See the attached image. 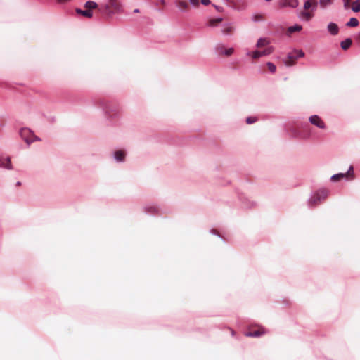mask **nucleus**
<instances>
[{
    "mask_svg": "<svg viewBox=\"0 0 360 360\" xmlns=\"http://www.w3.org/2000/svg\"><path fill=\"white\" fill-rule=\"evenodd\" d=\"M104 8L108 15L119 13L123 11L121 0H108V4L104 6Z\"/></svg>",
    "mask_w": 360,
    "mask_h": 360,
    "instance_id": "f257e3e1",
    "label": "nucleus"
},
{
    "mask_svg": "<svg viewBox=\"0 0 360 360\" xmlns=\"http://www.w3.org/2000/svg\"><path fill=\"white\" fill-rule=\"evenodd\" d=\"M97 7L98 4L96 2L89 1H86L84 4L85 10L77 8L75 11L77 14L82 15V16L87 18H91L93 16L92 10L96 8Z\"/></svg>",
    "mask_w": 360,
    "mask_h": 360,
    "instance_id": "f03ea898",
    "label": "nucleus"
},
{
    "mask_svg": "<svg viewBox=\"0 0 360 360\" xmlns=\"http://www.w3.org/2000/svg\"><path fill=\"white\" fill-rule=\"evenodd\" d=\"M304 53L302 50H295L288 53L287 58L284 61L287 66H292L296 63L299 58L304 57Z\"/></svg>",
    "mask_w": 360,
    "mask_h": 360,
    "instance_id": "7ed1b4c3",
    "label": "nucleus"
},
{
    "mask_svg": "<svg viewBox=\"0 0 360 360\" xmlns=\"http://www.w3.org/2000/svg\"><path fill=\"white\" fill-rule=\"evenodd\" d=\"M20 134L21 138L28 144L34 141H40V139L34 134V133L27 128H23L20 130Z\"/></svg>",
    "mask_w": 360,
    "mask_h": 360,
    "instance_id": "20e7f679",
    "label": "nucleus"
},
{
    "mask_svg": "<svg viewBox=\"0 0 360 360\" xmlns=\"http://www.w3.org/2000/svg\"><path fill=\"white\" fill-rule=\"evenodd\" d=\"M266 333V330L262 326H258L257 328H250L248 331L245 333L247 337L258 338Z\"/></svg>",
    "mask_w": 360,
    "mask_h": 360,
    "instance_id": "39448f33",
    "label": "nucleus"
},
{
    "mask_svg": "<svg viewBox=\"0 0 360 360\" xmlns=\"http://www.w3.org/2000/svg\"><path fill=\"white\" fill-rule=\"evenodd\" d=\"M309 120L313 125L322 129H326V124L319 116L316 115H312L309 117Z\"/></svg>",
    "mask_w": 360,
    "mask_h": 360,
    "instance_id": "423d86ee",
    "label": "nucleus"
},
{
    "mask_svg": "<svg viewBox=\"0 0 360 360\" xmlns=\"http://www.w3.org/2000/svg\"><path fill=\"white\" fill-rule=\"evenodd\" d=\"M349 176H353V167L352 166H350L349 171L345 174L340 173V174H337L332 176L331 180L333 181H338L345 177H348Z\"/></svg>",
    "mask_w": 360,
    "mask_h": 360,
    "instance_id": "0eeeda50",
    "label": "nucleus"
},
{
    "mask_svg": "<svg viewBox=\"0 0 360 360\" xmlns=\"http://www.w3.org/2000/svg\"><path fill=\"white\" fill-rule=\"evenodd\" d=\"M217 51L220 56L225 55L229 56L233 53L234 49L233 48L226 49L224 46L219 45L217 47Z\"/></svg>",
    "mask_w": 360,
    "mask_h": 360,
    "instance_id": "6e6552de",
    "label": "nucleus"
},
{
    "mask_svg": "<svg viewBox=\"0 0 360 360\" xmlns=\"http://www.w3.org/2000/svg\"><path fill=\"white\" fill-rule=\"evenodd\" d=\"M318 2L316 0H307L304 4V11H315L317 8Z\"/></svg>",
    "mask_w": 360,
    "mask_h": 360,
    "instance_id": "1a4fd4ad",
    "label": "nucleus"
},
{
    "mask_svg": "<svg viewBox=\"0 0 360 360\" xmlns=\"http://www.w3.org/2000/svg\"><path fill=\"white\" fill-rule=\"evenodd\" d=\"M298 6L297 0H281L280 6L281 8L290 6L292 8H296Z\"/></svg>",
    "mask_w": 360,
    "mask_h": 360,
    "instance_id": "9d476101",
    "label": "nucleus"
},
{
    "mask_svg": "<svg viewBox=\"0 0 360 360\" xmlns=\"http://www.w3.org/2000/svg\"><path fill=\"white\" fill-rule=\"evenodd\" d=\"M175 4L181 11L184 12L188 11L190 8L188 4L184 0H176Z\"/></svg>",
    "mask_w": 360,
    "mask_h": 360,
    "instance_id": "9b49d317",
    "label": "nucleus"
},
{
    "mask_svg": "<svg viewBox=\"0 0 360 360\" xmlns=\"http://www.w3.org/2000/svg\"><path fill=\"white\" fill-rule=\"evenodd\" d=\"M328 31L332 35H337L339 32V27L335 22H330L327 26Z\"/></svg>",
    "mask_w": 360,
    "mask_h": 360,
    "instance_id": "f8f14e48",
    "label": "nucleus"
},
{
    "mask_svg": "<svg viewBox=\"0 0 360 360\" xmlns=\"http://www.w3.org/2000/svg\"><path fill=\"white\" fill-rule=\"evenodd\" d=\"M314 11H302L300 13V17L306 20L309 21L314 15Z\"/></svg>",
    "mask_w": 360,
    "mask_h": 360,
    "instance_id": "ddd939ff",
    "label": "nucleus"
},
{
    "mask_svg": "<svg viewBox=\"0 0 360 360\" xmlns=\"http://www.w3.org/2000/svg\"><path fill=\"white\" fill-rule=\"evenodd\" d=\"M0 167H4L8 169H12L13 167L10 158H0Z\"/></svg>",
    "mask_w": 360,
    "mask_h": 360,
    "instance_id": "4468645a",
    "label": "nucleus"
},
{
    "mask_svg": "<svg viewBox=\"0 0 360 360\" xmlns=\"http://www.w3.org/2000/svg\"><path fill=\"white\" fill-rule=\"evenodd\" d=\"M352 44V41L350 38H347L340 44L341 48L343 50H347Z\"/></svg>",
    "mask_w": 360,
    "mask_h": 360,
    "instance_id": "2eb2a0df",
    "label": "nucleus"
},
{
    "mask_svg": "<svg viewBox=\"0 0 360 360\" xmlns=\"http://www.w3.org/2000/svg\"><path fill=\"white\" fill-rule=\"evenodd\" d=\"M302 29V27L300 25H295L288 28V34H290L295 32H300Z\"/></svg>",
    "mask_w": 360,
    "mask_h": 360,
    "instance_id": "dca6fc26",
    "label": "nucleus"
},
{
    "mask_svg": "<svg viewBox=\"0 0 360 360\" xmlns=\"http://www.w3.org/2000/svg\"><path fill=\"white\" fill-rule=\"evenodd\" d=\"M115 158L117 161H123L125 158V153L124 150H117L115 153Z\"/></svg>",
    "mask_w": 360,
    "mask_h": 360,
    "instance_id": "f3484780",
    "label": "nucleus"
},
{
    "mask_svg": "<svg viewBox=\"0 0 360 360\" xmlns=\"http://www.w3.org/2000/svg\"><path fill=\"white\" fill-rule=\"evenodd\" d=\"M350 8L354 12H359L360 11V0H356L350 4Z\"/></svg>",
    "mask_w": 360,
    "mask_h": 360,
    "instance_id": "a211bd4d",
    "label": "nucleus"
},
{
    "mask_svg": "<svg viewBox=\"0 0 360 360\" xmlns=\"http://www.w3.org/2000/svg\"><path fill=\"white\" fill-rule=\"evenodd\" d=\"M316 194L319 198V200H323L326 198L328 194V191L326 189H322L319 191Z\"/></svg>",
    "mask_w": 360,
    "mask_h": 360,
    "instance_id": "6ab92c4d",
    "label": "nucleus"
},
{
    "mask_svg": "<svg viewBox=\"0 0 360 360\" xmlns=\"http://www.w3.org/2000/svg\"><path fill=\"white\" fill-rule=\"evenodd\" d=\"M223 20L222 18H215V19H210L208 21V25L210 27H215L218 25Z\"/></svg>",
    "mask_w": 360,
    "mask_h": 360,
    "instance_id": "aec40b11",
    "label": "nucleus"
},
{
    "mask_svg": "<svg viewBox=\"0 0 360 360\" xmlns=\"http://www.w3.org/2000/svg\"><path fill=\"white\" fill-rule=\"evenodd\" d=\"M333 0H319L320 7L323 9L326 8L327 6L333 4Z\"/></svg>",
    "mask_w": 360,
    "mask_h": 360,
    "instance_id": "412c9836",
    "label": "nucleus"
},
{
    "mask_svg": "<svg viewBox=\"0 0 360 360\" xmlns=\"http://www.w3.org/2000/svg\"><path fill=\"white\" fill-rule=\"evenodd\" d=\"M346 25L347 27H354L359 25V20L356 18H352L347 22Z\"/></svg>",
    "mask_w": 360,
    "mask_h": 360,
    "instance_id": "4be33fe9",
    "label": "nucleus"
},
{
    "mask_svg": "<svg viewBox=\"0 0 360 360\" xmlns=\"http://www.w3.org/2000/svg\"><path fill=\"white\" fill-rule=\"evenodd\" d=\"M269 41L266 39H259L257 43V48H262L269 44Z\"/></svg>",
    "mask_w": 360,
    "mask_h": 360,
    "instance_id": "5701e85b",
    "label": "nucleus"
},
{
    "mask_svg": "<svg viewBox=\"0 0 360 360\" xmlns=\"http://www.w3.org/2000/svg\"><path fill=\"white\" fill-rule=\"evenodd\" d=\"M321 200H319V198L318 195L316 193L311 199L310 203L313 205H317Z\"/></svg>",
    "mask_w": 360,
    "mask_h": 360,
    "instance_id": "b1692460",
    "label": "nucleus"
},
{
    "mask_svg": "<svg viewBox=\"0 0 360 360\" xmlns=\"http://www.w3.org/2000/svg\"><path fill=\"white\" fill-rule=\"evenodd\" d=\"M252 58L254 59H257L259 58H260L261 56H262V53L260 51H253L252 53L250 54Z\"/></svg>",
    "mask_w": 360,
    "mask_h": 360,
    "instance_id": "393cba45",
    "label": "nucleus"
},
{
    "mask_svg": "<svg viewBox=\"0 0 360 360\" xmlns=\"http://www.w3.org/2000/svg\"><path fill=\"white\" fill-rule=\"evenodd\" d=\"M266 65H267V68H268L269 70L271 72L274 73V72H276V65H275L274 63H271V62H268V63H266Z\"/></svg>",
    "mask_w": 360,
    "mask_h": 360,
    "instance_id": "a878e982",
    "label": "nucleus"
},
{
    "mask_svg": "<svg viewBox=\"0 0 360 360\" xmlns=\"http://www.w3.org/2000/svg\"><path fill=\"white\" fill-rule=\"evenodd\" d=\"M273 51H274V49L271 46H269L261 52L262 53V56H267V55L271 54L273 52Z\"/></svg>",
    "mask_w": 360,
    "mask_h": 360,
    "instance_id": "bb28decb",
    "label": "nucleus"
},
{
    "mask_svg": "<svg viewBox=\"0 0 360 360\" xmlns=\"http://www.w3.org/2000/svg\"><path fill=\"white\" fill-rule=\"evenodd\" d=\"M263 20H264V16L262 14H255L253 16L254 21H262Z\"/></svg>",
    "mask_w": 360,
    "mask_h": 360,
    "instance_id": "cd10ccee",
    "label": "nucleus"
},
{
    "mask_svg": "<svg viewBox=\"0 0 360 360\" xmlns=\"http://www.w3.org/2000/svg\"><path fill=\"white\" fill-rule=\"evenodd\" d=\"M342 2H343V6H344V8L345 9H349L350 8V4H351V1L352 0H342Z\"/></svg>",
    "mask_w": 360,
    "mask_h": 360,
    "instance_id": "c85d7f7f",
    "label": "nucleus"
},
{
    "mask_svg": "<svg viewBox=\"0 0 360 360\" xmlns=\"http://www.w3.org/2000/svg\"><path fill=\"white\" fill-rule=\"evenodd\" d=\"M257 118L255 117H248L247 119H246V122L247 124H251L254 122H255L257 121Z\"/></svg>",
    "mask_w": 360,
    "mask_h": 360,
    "instance_id": "c756f323",
    "label": "nucleus"
},
{
    "mask_svg": "<svg viewBox=\"0 0 360 360\" xmlns=\"http://www.w3.org/2000/svg\"><path fill=\"white\" fill-rule=\"evenodd\" d=\"M233 32V27H231V26H229L227 27H225L224 30H223V33L225 34H231V32Z\"/></svg>",
    "mask_w": 360,
    "mask_h": 360,
    "instance_id": "7c9ffc66",
    "label": "nucleus"
},
{
    "mask_svg": "<svg viewBox=\"0 0 360 360\" xmlns=\"http://www.w3.org/2000/svg\"><path fill=\"white\" fill-rule=\"evenodd\" d=\"M190 2L193 6L195 7L199 6V0H190Z\"/></svg>",
    "mask_w": 360,
    "mask_h": 360,
    "instance_id": "2f4dec72",
    "label": "nucleus"
},
{
    "mask_svg": "<svg viewBox=\"0 0 360 360\" xmlns=\"http://www.w3.org/2000/svg\"><path fill=\"white\" fill-rule=\"evenodd\" d=\"M201 3L203 4V5H208L210 4V0H201Z\"/></svg>",
    "mask_w": 360,
    "mask_h": 360,
    "instance_id": "473e14b6",
    "label": "nucleus"
},
{
    "mask_svg": "<svg viewBox=\"0 0 360 360\" xmlns=\"http://www.w3.org/2000/svg\"><path fill=\"white\" fill-rule=\"evenodd\" d=\"M356 41L359 44H360V32L355 37Z\"/></svg>",
    "mask_w": 360,
    "mask_h": 360,
    "instance_id": "72a5a7b5",
    "label": "nucleus"
},
{
    "mask_svg": "<svg viewBox=\"0 0 360 360\" xmlns=\"http://www.w3.org/2000/svg\"><path fill=\"white\" fill-rule=\"evenodd\" d=\"M214 6L216 8V9L218 11H222V8L221 7H219V6H215L214 5Z\"/></svg>",
    "mask_w": 360,
    "mask_h": 360,
    "instance_id": "f704fd0d",
    "label": "nucleus"
},
{
    "mask_svg": "<svg viewBox=\"0 0 360 360\" xmlns=\"http://www.w3.org/2000/svg\"><path fill=\"white\" fill-rule=\"evenodd\" d=\"M16 186H21V182H20V181H18V182L16 183Z\"/></svg>",
    "mask_w": 360,
    "mask_h": 360,
    "instance_id": "c9c22d12",
    "label": "nucleus"
},
{
    "mask_svg": "<svg viewBox=\"0 0 360 360\" xmlns=\"http://www.w3.org/2000/svg\"><path fill=\"white\" fill-rule=\"evenodd\" d=\"M160 3H161L162 5H165V0H160Z\"/></svg>",
    "mask_w": 360,
    "mask_h": 360,
    "instance_id": "e433bc0d",
    "label": "nucleus"
},
{
    "mask_svg": "<svg viewBox=\"0 0 360 360\" xmlns=\"http://www.w3.org/2000/svg\"><path fill=\"white\" fill-rule=\"evenodd\" d=\"M134 13H139V9H135V10L134 11Z\"/></svg>",
    "mask_w": 360,
    "mask_h": 360,
    "instance_id": "4c0bfd02",
    "label": "nucleus"
}]
</instances>
